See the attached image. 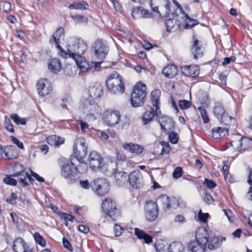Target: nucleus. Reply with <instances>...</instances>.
I'll list each match as a JSON object with an SVG mask.
<instances>
[{"label": "nucleus", "instance_id": "f257e3e1", "mask_svg": "<svg viewBox=\"0 0 252 252\" xmlns=\"http://www.w3.org/2000/svg\"><path fill=\"white\" fill-rule=\"evenodd\" d=\"M88 49V46L84 40L81 38L71 37L68 41L66 56L63 58L73 59L83 72H94L100 70L101 62H87L82 56Z\"/></svg>", "mask_w": 252, "mask_h": 252}, {"label": "nucleus", "instance_id": "f03ea898", "mask_svg": "<svg viewBox=\"0 0 252 252\" xmlns=\"http://www.w3.org/2000/svg\"><path fill=\"white\" fill-rule=\"evenodd\" d=\"M146 89V86L144 84L140 82L136 84L130 97V102L133 107H137L143 105L147 96Z\"/></svg>", "mask_w": 252, "mask_h": 252}, {"label": "nucleus", "instance_id": "7ed1b4c3", "mask_svg": "<svg viewBox=\"0 0 252 252\" xmlns=\"http://www.w3.org/2000/svg\"><path fill=\"white\" fill-rule=\"evenodd\" d=\"M80 108L90 120H94L100 115V108L98 104L91 98L84 99L80 104Z\"/></svg>", "mask_w": 252, "mask_h": 252}, {"label": "nucleus", "instance_id": "20e7f679", "mask_svg": "<svg viewBox=\"0 0 252 252\" xmlns=\"http://www.w3.org/2000/svg\"><path fill=\"white\" fill-rule=\"evenodd\" d=\"M109 91L115 94H122L125 92V85L121 76L116 72L111 74L106 80Z\"/></svg>", "mask_w": 252, "mask_h": 252}, {"label": "nucleus", "instance_id": "39448f33", "mask_svg": "<svg viewBox=\"0 0 252 252\" xmlns=\"http://www.w3.org/2000/svg\"><path fill=\"white\" fill-rule=\"evenodd\" d=\"M158 201L162 204L163 209L166 212L170 208L176 209L179 207L184 208L186 205L185 202L180 201L176 197H169L165 194L159 196Z\"/></svg>", "mask_w": 252, "mask_h": 252}, {"label": "nucleus", "instance_id": "423d86ee", "mask_svg": "<svg viewBox=\"0 0 252 252\" xmlns=\"http://www.w3.org/2000/svg\"><path fill=\"white\" fill-rule=\"evenodd\" d=\"M102 208L104 213L107 216L110 217L115 220L119 215L115 202L111 198H105L102 202Z\"/></svg>", "mask_w": 252, "mask_h": 252}, {"label": "nucleus", "instance_id": "0eeeda50", "mask_svg": "<svg viewBox=\"0 0 252 252\" xmlns=\"http://www.w3.org/2000/svg\"><path fill=\"white\" fill-rule=\"evenodd\" d=\"M91 188L99 196H104L109 190V185L106 179H96L91 182Z\"/></svg>", "mask_w": 252, "mask_h": 252}, {"label": "nucleus", "instance_id": "6e6552de", "mask_svg": "<svg viewBox=\"0 0 252 252\" xmlns=\"http://www.w3.org/2000/svg\"><path fill=\"white\" fill-rule=\"evenodd\" d=\"M64 37V30L62 27L59 28L52 35L50 43L51 44H55L59 50V55L61 57L66 56V51L60 45V41L63 39Z\"/></svg>", "mask_w": 252, "mask_h": 252}, {"label": "nucleus", "instance_id": "1a4fd4ad", "mask_svg": "<svg viewBox=\"0 0 252 252\" xmlns=\"http://www.w3.org/2000/svg\"><path fill=\"white\" fill-rule=\"evenodd\" d=\"M78 159L71 158L70 160L65 161L61 168V175L65 178H71L75 176L74 166L77 164Z\"/></svg>", "mask_w": 252, "mask_h": 252}, {"label": "nucleus", "instance_id": "9d476101", "mask_svg": "<svg viewBox=\"0 0 252 252\" xmlns=\"http://www.w3.org/2000/svg\"><path fill=\"white\" fill-rule=\"evenodd\" d=\"M161 114L159 108H154L150 105H147L141 118L142 123L146 125L152 122L155 117H159Z\"/></svg>", "mask_w": 252, "mask_h": 252}, {"label": "nucleus", "instance_id": "9b49d317", "mask_svg": "<svg viewBox=\"0 0 252 252\" xmlns=\"http://www.w3.org/2000/svg\"><path fill=\"white\" fill-rule=\"evenodd\" d=\"M88 146L83 138H77L74 143V152L76 158L83 159L87 155Z\"/></svg>", "mask_w": 252, "mask_h": 252}, {"label": "nucleus", "instance_id": "f8f14e48", "mask_svg": "<svg viewBox=\"0 0 252 252\" xmlns=\"http://www.w3.org/2000/svg\"><path fill=\"white\" fill-rule=\"evenodd\" d=\"M93 48L95 56L100 60L105 59L109 52L106 42L101 39H98L94 42Z\"/></svg>", "mask_w": 252, "mask_h": 252}, {"label": "nucleus", "instance_id": "ddd939ff", "mask_svg": "<svg viewBox=\"0 0 252 252\" xmlns=\"http://www.w3.org/2000/svg\"><path fill=\"white\" fill-rule=\"evenodd\" d=\"M158 214V207L157 204L153 201H147L145 205V216L147 220L154 221Z\"/></svg>", "mask_w": 252, "mask_h": 252}, {"label": "nucleus", "instance_id": "4468645a", "mask_svg": "<svg viewBox=\"0 0 252 252\" xmlns=\"http://www.w3.org/2000/svg\"><path fill=\"white\" fill-rule=\"evenodd\" d=\"M121 117L120 113L117 110H106L104 112L103 120L104 124L109 126L118 124Z\"/></svg>", "mask_w": 252, "mask_h": 252}, {"label": "nucleus", "instance_id": "2eb2a0df", "mask_svg": "<svg viewBox=\"0 0 252 252\" xmlns=\"http://www.w3.org/2000/svg\"><path fill=\"white\" fill-rule=\"evenodd\" d=\"M102 161L103 158L98 153L93 151L90 154L88 161L90 167L92 170L96 171L98 169H101L103 165Z\"/></svg>", "mask_w": 252, "mask_h": 252}, {"label": "nucleus", "instance_id": "dca6fc26", "mask_svg": "<svg viewBox=\"0 0 252 252\" xmlns=\"http://www.w3.org/2000/svg\"><path fill=\"white\" fill-rule=\"evenodd\" d=\"M36 88L38 94L41 96L48 95L52 90L51 82L46 79H39L36 83Z\"/></svg>", "mask_w": 252, "mask_h": 252}, {"label": "nucleus", "instance_id": "f3484780", "mask_svg": "<svg viewBox=\"0 0 252 252\" xmlns=\"http://www.w3.org/2000/svg\"><path fill=\"white\" fill-rule=\"evenodd\" d=\"M128 180L130 185L134 188L139 189L142 186V177L139 170H134L130 173Z\"/></svg>", "mask_w": 252, "mask_h": 252}, {"label": "nucleus", "instance_id": "a211bd4d", "mask_svg": "<svg viewBox=\"0 0 252 252\" xmlns=\"http://www.w3.org/2000/svg\"><path fill=\"white\" fill-rule=\"evenodd\" d=\"M158 122L165 132L169 133L174 128V122L171 117L167 116L158 117Z\"/></svg>", "mask_w": 252, "mask_h": 252}, {"label": "nucleus", "instance_id": "6ab92c4d", "mask_svg": "<svg viewBox=\"0 0 252 252\" xmlns=\"http://www.w3.org/2000/svg\"><path fill=\"white\" fill-rule=\"evenodd\" d=\"M13 248L15 252H34L33 249L21 238H18L14 241Z\"/></svg>", "mask_w": 252, "mask_h": 252}, {"label": "nucleus", "instance_id": "aec40b11", "mask_svg": "<svg viewBox=\"0 0 252 252\" xmlns=\"http://www.w3.org/2000/svg\"><path fill=\"white\" fill-rule=\"evenodd\" d=\"M131 16L134 19L150 18L153 17V13L141 6L132 8Z\"/></svg>", "mask_w": 252, "mask_h": 252}, {"label": "nucleus", "instance_id": "412c9836", "mask_svg": "<svg viewBox=\"0 0 252 252\" xmlns=\"http://www.w3.org/2000/svg\"><path fill=\"white\" fill-rule=\"evenodd\" d=\"M170 3L168 0H151L150 1L151 7L154 12L159 13L158 7H164L166 14H168L171 11Z\"/></svg>", "mask_w": 252, "mask_h": 252}, {"label": "nucleus", "instance_id": "4be33fe9", "mask_svg": "<svg viewBox=\"0 0 252 252\" xmlns=\"http://www.w3.org/2000/svg\"><path fill=\"white\" fill-rule=\"evenodd\" d=\"M209 235L208 231L204 227H198L195 232V239L202 245L206 246Z\"/></svg>", "mask_w": 252, "mask_h": 252}, {"label": "nucleus", "instance_id": "5701e85b", "mask_svg": "<svg viewBox=\"0 0 252 252\" xmlns=\"http://www.w3.org/2000/svg\"><path fill=\"white\" fill-rule=\"evenodd\" d=\"M18 166L20 167L21 171L16 172L13 174V176L17 177L18 178L19 183L24 187L27 186L29 185L27 178H28L29 181L32 180V177L30 176L28 173L24 172L25 167L22 164H19Z\"/></svg>", "mask_w": 252, "mask_h": 252}, {"label": "nucleus", "instance_id": "b1692460", "mask_svg": "<svg viewBox=\"0 0 252 252\" xmlns=\"http://www.w3.org/2000/svg\"><path fill=\"white\" fill-rule=\"evenodd\" d=\"M181 69L182 73L187 77L195 78L199 74V68L196 65H184Z\"/></svg>", "mask_w": 252, "mask_h": 252}, {"label": "nucleus", "instance_id": "393cba45", "mask_svg": "<svg viewBox=\"0 0 252 252\" xmlns=\"http://www.w3.org/2000/svg\"><path fill=\"white\" fill-rule=\"evenodd\" d=\"M18 150L13 146L7 145L5 147V150L2 158L5 159L11 160L16 158L18 156Z\"/></svg>", "mask_w": 252, "mask_h": 252}, {"label": "nucleus", "instance_id": "a878e982", "mask_svg": "<svg viewBox=\"0 0 252 252\" xmlns=\"http://www.w3.org/2000/svg\"><path fill=\"white\" fill-rule=\"evenodd\" d=\"M181 17L184 20L183 27L185 29H189L192 28L198 24L196 20L191 19L189 17L188 15L186 14L184 10L179 13Z\"/></svg>", "mask_w": 252, "mask_h": 252}, {"label": "nucleus", "instance_id": "bb28decb", "mask_svg": "<svg viewBox=\"0 0 252 252\" xmlns=\"http://www.w3.org/2000/svg\"><path fill=\"white\" fill-rule=\"evenodd\" d=\"M90 96L93 99L100 97L103 94L102 87L98 84H95L89 90Z\"/></svg>", "mask_w": 252, "mask_h": 252}, {"label": "nucleus", "instance_id": "cd10ccee", "mask_svg": "<svg viewBox=\"0 0 252 252\" xmlns=\"http://www.w3.org/2000/svg\"><path fill=\"white\" fill-rule=\"evenodd\" d=\"M227 128L221 127H214L212 130V136L214 139H219L228 135Z\"/></svg>", "mask_w": 252, "mask_h": 252}, {"label": "nucleus", "instance_id": "c85d7f7f", "mask_svg": "<svg viewBox=\"0 0 252 252\" xmlns=\"http://www.w3.org/2000/svg\"><path fill=\"white\" fill-rule=\"evenodd\" d=\"M225 238L222 236H217L212 238L208 240V248L213 250L219 247L223 241H225Z\"/></svg>", "mask_w": 252, "mask_h": 252}, {"label": "nucleus", "instance_id": "c756f323", "mask_svg": "<svg viewBox=\"0 0 252 252\" xmlns=\"http://www.w3.org/2000/svg\"><path fill=\"white\" fill-rule=\"evenodd\" d=\"M178 70L176 66L173 64H169L163 68V74L168 78H174L177 75Z\"/></svg>", "mask_w": 252, "mask_h": 252}, {"label": "nucleus", "instance_id": "7c9ffc66", "mask_svg": "<svg viewBox=\"0 0 252 252\" xmlns=\"http://www.w3.org/2000/svg\"><path fill=\"white\" fill-rule=\"evenodd\" d=\"M190 50L195 59H197L202 57L203 55V51L201 49V46L199 45V41L197 39L194 40Z\"/></svg>", "mask_w": 252, "mask_h": 252}, {"label": "nucleus", "instance_id": "2f4dec72", "mask_svg": "<svg viewBox=\"0 0 252 252\" xmlns=\"http://www.w3.org/2000/svg\"><path fill=\"white\" fill-rule=\"evenodd\" d=\"M123 147L126 150H127L131 153L136 154H141L143 150L142 147L139 145L133 143H126L123 145Z\"/></svg>", "mask_w": 252, "mask_h": 252}, {"label": "nucleus", "instance_id": "473e14b6", "mask_svg": "<svg viewBox=\"0 0 252 252\" xmlns=\"http://www.w3.org/2000/svg\"><path fill=\"white\" fill-rule=\"evenodd\" d=\"M206 246L199 244L197 241L191 242L188 246V250L190 252H204Z\"/></svg>", "mask_w": 252, "mask_h": 252}, {"label": "nucleus", "instance_id": "72a5a7b5", "mask_svg": "<svg viewBox=\"0 0 252 252\" xmlns=\"http://www.w3.org/2000/svg\"><path fill=\"white\" fill-rule=\"evenodd\" d=\"M213 112L214 115L220 119L226 113L225 110L223 105L219 102H216L214 103Z\"/></svg>", "mask_w": 252, "mask_h": 252}, {"label": "nucleus", "instance_id": "f704fd0d", "mask_svg": "<svg viewBox=\"0 0 252 252\" xmlns=\"http://www.w3.org/2000/svg\"><path fill=\"white\" fill-rule=\"evenodd\" d=\"M49 70L54 73H58L61 70V63L58 59H52L48 63Z\"/></svg>", "mask_w": 252, "mask_h": 252}, {"label": "nucleus", "instance_id": "c9c22d12", "mask_svg": "<svg viewBox=\"0 0 252 252\" xmlns=\"http://www.w3.org/2000/svg\"><path fill=\"white\" fill-rule=\"evenodd\" d=\"M134 233L138 239H143L145 243L150 244L153 242V239L151 236L139 228H135Z\"/></svg>", "mask_w": 252, "mask_h": 252}, {"label": "nucleus", "instance_id": "e433bc0d", "mask_svg": "<svg viewBox=\"0 0 252 252\" xmlns=\"http://www.w3.org/2000/svg\"><path fill=\"white\" fill-rule=\"evenodd\" d=\"M160 96V91L159 90L156 89L151 92V100L152 103V106L154 108H159L160 104L159 99Z\"/></svg>", "mask_w": 252, "mask_h": 252}, {"label": "nucleus", "instance_id": "4c0bfd02", "mask_svg": "<svg viewBox=\"0 0 252 252\" xmlns=\"http://www.w3.org/2000/svg\"><path fill=\"white\" fill-rule=\"evenodd\" d=\"M78 161L77 164L74 166V171L75 174L76 173L81 174L85 173L88 170V165L85 162L81 161L82 159L78 158Z\"/></svg>", "mask_w": 252, "mask_h": 252}, {"label": "nucleus", "instance_id": "58836bf2", "mask_svg": "<svg viewBox=\"0 0 252 252\" xmlns=\"http://www.w3.org/2000/svg\"><path fill=\"white\" fill-rule=\"evenodd\" d=\"M47 142L50 145L58 147L63 144L64 142L63 139L56 136V135H51L46 139Z\"/></svg>", "mask_w": 252, "mask_h": 252}, {"label": "nucleus", "instance_id": "ea45409f", "mask_svg": "<svg viewBox=\"0 0 252 252\" xmlns=\"http://www.w3.org/2000/svg\"><path fill=\"white\" fill-rule=\"evenodd\" d=\"M68 8L70 9L85 10L89 8V5L87 3L84 1H81L80 2L76 1L72 4H69Z\"/></svg>", "mask_w": 252, "mask_h": 252}, {"label": "nucleus", "instance_id": "a19ab883", "mask_svg": "<svg viewBox=\"0 0 252 252\" xmlns=\"http://www.w3.org/2000/svg\"><path fill=\"white\" fill-rule=\"evenodd\" d=\"M167 31L172 32L176 30L179 28V24L177 23L176 20L174 19H169L165 23Z\"/></svg>", "mask_w": 252, "mask_h": 252}, {"label": "nucleus", "instance_id": "79ce46f5", "mask_svg": "<svg viewBox=\"0 0 252 252\" xmlns=\"http://www.w3.org/2000/svg\"><path fill=\"white\" fill-rule=\"evenodd\" d=\"M116 182L119 186L124 185L127 180V174L125 172H119L116 173Z\"/></svg>", "mask_w": 252, "mask_h": 252}, {"label": "nucleus", "instance_id": "37998d69", "mask_svg": "<svg viewBox=\"0 0 252 252\" xmlns=\"http://www.w3.org/2000/svg\"><path fill=\"white\" fill-rule=\"evenodd\" d=\"M240 144L242 147V152H243L251 146L252 142L250 139L243 137L240 139Z\"/></svg>", "mask_w": 252, "mask_h": 252}, {"label": "nucleus", "instance_id": "c03bdc74", "mask_svg": "<svg viewBox=\"0 0 252 252\" xmlns=\"http://www.w3.org/2000/svg\"><path fill=\"white\" fill-rule=\"evenodd\" d=\"M11 119L18 125H26V121L25 118H20L17 114H13L11 115Z\"/></svg>", "mask_w": 252, "mask_h": 252}, {"label": "nucleus", "instance_id": "a18cd8bd", "mask_svg": "<svg viewBox=\"0 0 252 252\" xmlns=\"http://www.w3.org/2000/svg\"><path fill=\"white\" fill-rule=\"evenodd\" d=\"M33 237L34 238V240L35 242L40 245L41 247H44L46 246V242L43 238V237L41 236L39 233L35 232L34 235Z\"/></svg>", "mask_w": 252, "mask_h": 252}, {"label": "nucleus", "instance_id": "49530a36", "mask_svg": "<svg viewBox=\"0 0 252 252\" xmlns=\"http://www.w3.org/2000/svg\"><path fill=\"white\" fill-rule=\"evenodd\" d=\"M4 126L7 131L11 133H14V129L13 125H12L11 120L6 116L4 117Z\"/></svg>", "mask_w": 252, "mask_h": 252}, {"label": "nucleus", "instance_id": "de8ad7c7", "mask_svg": "<svg viewBox=\"0 0 252 252\" xmlns=\"http://www.w3.org/2000/svg\"><path fill=\"white\" fill-rule=\"evenodd\" d=\"M220 119L226 125H229L232 122L234 121V119L232 116H229L228 114L226 113Z\"/></svg>", "mask_w": 252, "mask_h": 252}, {"label": "nucleus", "instance_id": "09e8293b", "mask_svg": "<svg viewBox=\"0 0 252 252\" xmlns=\"http://www.w3.org/2000/svg\"><path fill=\"white\" fill-rule=\"evenodd\" d=\"M227 147L229 146L233 147L234 150H236L239 152H242V147L240 144V139L231 141L227 143Z\"/></svg>", "mask_w": 252, "mask_h": 252}, {"label": "nucleus", "instance_id": "8fccbe9b", "mask_svg": "<svg viewBox=\"0 0 252 252\" xmlns=\"http://www.w3.org/2000/svg\"><path fill=\"white\" fill-rule=\"evenodd\" d=\"M183 169L182 167L178 166L175 168L172 173V176L174 179H178L182 176Z\"/></svg>", "mask_w": 252, "mask_h": 252}, {"label": "nucleus", "instance_id": "3c124183", "mask_svg": "<svg viewBox=\"0 0 252 252\" xmlns=\"http://www.w3.org/2000/svg\"><path fill=\"white\" fill-rule=\"evenodd\" d=\"M179 105L181 109H186L191 106V102L187 100H181L179 101Z\"/></svg>", "mask_w": 252, "mask_h": 252}, {"label": "nucleus", "instance_id": "603ef678", "mask_svg": "<svg viewBox=\"0 0 252 252\" xmlns=\"http://www.w3.org/2000/svg\"><path fill=\"white\" fill-rule=\"evenodd\" d=\"M169 140L172 144H176L178 142V135L177 133L172 132L169 133Z\"/></svg>", "mask_w": 252, "mask_h": 252}, {"label": "nucleus", "instance_id": "864d4df0", "mask_svg": "<svg viewBox=\"0 0 252 252\" xmlns=\"http://www.w3.org/2000/svg\"><path fill=\"white\" fill-rule=\"evenodd\" d=\"M3 182L7 185L11 186H16L17 182L14 179L12 178L10 176H6L3 179Z\"/></svg>", "mask_w": 252, "mask_h": 252}, {"label": "nucleus", "instance_id": "5fc2aeb1", "mask_svg": "<svg viewBox=\"0 0 252 252\" xmlns=\"http://www.w3.org/2000/svg\"><path fill=\"white\" fill-rule=\"evenodd\" d=\"M10 138L13 143L16 145L18 148L20 149H23L24 148L23 143L18 140L17 138L13 136H10Z\"/></svg>", "mask_w": 252, "mask_h": 252}, {"label": "nucleus", "instance_id": "6e6d98bb", "mask_svg": "<svg viewBox=\"0 0 252 252\" xmlns=\"http://www.w3.org/2000/svg\"><path fill=\"white\" fill-rule=\"evenodd\" d=\"M208 217L209 214L208 213H203L201 210L199 211L198 219L201 221L203 222H206Z\"/></svg>", "mask_w": 252, "mask_h": 252}, {"label": "nucleus", "instance_id": "4d7b16f0", "mask_svg": "<svg viewBox=\"0 0 252 252\" xmlns=\"http://www.w3.org/2000/svg\"><path fill=\"white\" fill-rule=\"evenodd\" d=\"M2 7H3V11L4 12H9L11 10V4L10 2L6 1H2Z\"/></svg>", "mask_w": 252, "mask_h": 252}, {"label": "nucleus", "instance_id": "13d9d810", "mask_svg": "<svg viewBox=\"0 0 252 252\" xmlns=\"http://www.w3.org/2000/svg\"><path fill=\"white\" fill-rule=\"evenodd\" d=\"M204 184L209 189H213L216 186V184L212 180L205 179Z\"/></svg>", "mask_w": 252, "mask_h": 252}, {"label": "nucleus", "instance_id": "bf43d9fd", "mask_svg": "<svg viewBox=\"0 0 252 252\" xmlns=\"http://www.w3.org/2000/svg\"><path fill=\"white\" fill-rule=\"evenodd\" d=\"M161 145L163 146L161 154H163L164 153H168L169 152V146L168 143L164 141H162L161 142Z\"/></svg>", "mask_w": 252, "mask_h": 252}, {"label": "nucleus", "instance_id": "052dcab7", "mask_svg": "<svg viewBox=\"0 0 252 252\" xmlns=\"http://www.w3.org/2000/svg\"><path fill=\"white\" fill-rule=\"evenodd\" d=\"M117 159L118 160L123 161L126 159V155L123 151L116 150Z\"/></svg>", "mask_w": 252, "mask_h": 252}, {"label": "nucleus", "instance_id": "680f3d73", "mask_svg": "<svg viewBox=\"0 0 252 252\" xmlns=\"http://www.w3.org/2000/svg\"><path fill=\"white\" fill-rule=\"evenodd\" d=\"M17 197V194L14 192H12L11 193V195L8 198H7V202L10 204H14L16 203Z\"/></svg>", "mask_w": 252, "mask_h": 252}, {"label": "nucleus", "instance_id": "e2e57ef3", "mask_svg": "<svg viewBox=\"0 0 252 252\" xmlns=\"http://www.w3.org/2000/svg\"><path fill=\"white\" fill-rule=\"evenodd\" d=\"M63 247L69 251H72V247L70 243L64 237L63 238Z\"/></svg>", "mask_w": 252, "mask_h": 252}, {"label": "nucleus", "instance_id": "0e129e2a", "mask_svg": "<svg viewBox=\"0 0 252 252\" xmlns=\"http://www.w3.org/2000/svg\"><path fill=\"white\" fill-rule=\"evenodd\" d=\"M235 60L236 57L235 56H231L229 58L226 57L224 58L222 64L223 65H225L230 63L231 62H235Z\"/></svg>", "mask_w": 252, "mask_h": 252}, {"label": "nucleus", "instance_id": "69168bd1", "mask_svg": "<svg viewBox=\"0 0 252 252\" xmlns=\"http://www.w3.org/2000/svg\"><path fill=\"white\" fill-rule=\"evenodd\" d=\"M122 228L119 225H115L114 227V232L116 237L120 236L122 234Z\"/></svg>", "mask_w": 252, "mask_h": 252}, {"label": "nucleus", "instance_id": "338daca9", "mask_svg": "<svg viewBox=\"0 0 252 252\" xmlns=\"http://www.w3.org/2000/svg\"><path fill=\"white\" fill-rule=\"evenodd\" d=\"M91 183L90 184L88 180H80L79 181V185L84 189H89V187H91Z\"/></svg>", "mask_w": 252, "mask_h": 252}, {"label": "nucleus", "instance_id": "774afa93", "mask_svg": "<svg viewBox=\"0 0 252 252\" xmlns=\"http://www.w3.org/2000/svg\"><path fill=\"white\" fill-rule=\"evenodd\" d=\"M61 217L63 218L66 222L67 221H72L74 219L72 216L64 213H63L62 214Z\"/></svg>", "mask_w": 252, "mask_h": 252}]
</instances>
